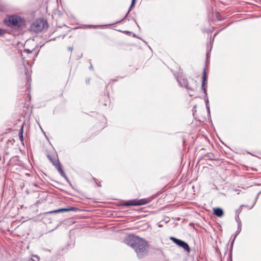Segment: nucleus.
Returning <instances> with one entry per match:
<instances>
[{
  "instance_id": "f257e3e1",
  "label": "nucleus",
  "mask_w": 261,
  "mask_h": 261,
  "mask_svg": "<svg viewBox=\"0 0 261 261\" xmlns=\"http://www.w3.org/2000/svg\"><path fill=\"white\" fill-rule=\"evenodd\" d=\"M125 242L134 249L139 258H142L147 254L148 243L143 239L132 236L125 239Z\"/></svg>"
},
{
  "instance_id": "f03ea898",
  "label": "nucleus",
  "mask_w": 261,
  "mask_h": 261,
  "mask_svg": "<svg viewBox=\"0 0 261 261\" xmlns=\"http://www.w3.org/2000/svg\"><path fill=\"white\" fill-rule=\"evenodd\" d=\"M6 24L10 28L18 29L25 25V20L19 16L13 15L5 19Z\"/></svg>"
},
{
  "instance_id": "7ed1b4c3",
  "label": "nucleus",
  "mask_w": 261,
  "mask_h": 261,
  "mask_svg": "<svg viewBox=\"0 0 261 261\" xmlns=\"http://www.w3.org/2000/svg\"><path fill=\"white\" fill-rule=\"evenodd\" d=\"M48 28V24L46 21L44 19H39L36 20L31 27L32 31L39 32L43 31L44 29Z\"/></svg>"
},
{
  "instance_id": "20e7f679",
  "label": "nucleus",
  "mask_w": 261,
  "mask_h": 261,
  "mask_svg": "<svg viewBox=\"0 0 261 261\" xmlns=\"http://www.w3.org/2000/svg\"><path fill=\"white\" fill-rule=\"evenodd\" d=\"M170 240H172L177 245L182 248L184 249V250L187 251L188 253L190 252V247L189 246V245L186 242L181 240L176 239L174 237H170Z\"/></svg>"
},
{
  "instance_id": "39448f33",
  "label": "nucleus",
  "mask_w": 261,
  "mask_h": 261,
  "mask_svg": "<svg viewBox=\"0 0 261 261\" xmlns=\"http://www.w3.org/2000/svg\"><path fill=\"white\" fill-rule=\"evenodd\" d=\"M205 81H206V70L204 69L203 72L202 89H203V90L205 94V101L206 103L207 109L208 111L210 112V107L207 105V103L208 102V100L207 97V94L206 92V88L205 87Z\"/></svg>"
},
{
  "instance_id": "423d86ee",
  "label": "nucleus",
  "mask_w": 261,
  "mask_h": 261,
  "mask_svg": "<svg viewBox=\"0 0 261 261\" xmlns=\"http://www.w3.org/2000/svg\"><path fill=\"white\" fill-rule=\"evenodd\" d=\"M53 164L54 166H56L57 169L61 174V175L63 177L66 178V175L64 171L63 170L61 167V165L58 160H55V161H51Z\"/></svg>"
},
{
  "instance_id": "0eeeda50",
  "label": "nucleus",
  "mask_w": 261,
  "mask_h": 261,
  "mask_svg": "<svg viewBox=\"0 0 261 261\" xmlns=\"http://www.w3.org/2000/svg\"><path fill=\"white\" fill-rule=\"evenodd\" d=\"M79 209L75 207H70L67 208H60L57 210L53 211L48 212V213H57L61 212H69V211H77Z\"/></svg>"
},
{
  "instance_id": "6e6552de",
  "label": "nucleus",
  "mask_w": 261,
  "mask_h": 261,
  "mask_svg": "<svg viewBox=\"0 0 261 261\" xmlns=\"http://www.w3.org/2000/svg\"><path fill=\"white\" fill-rule=\"evenodd\" d=\"M178 81L181 86L184 87L185 88H186L188 90H189L191 91L194 90V89L193 88L189 86L188 82L187 79H180Z\"/></svg>"
},
{
  "instance_id": "1a4fd4ad",
  "label": "nucleus",
  "mask_w": 261,
  "mask_h": 261,
  "mask_svg": "<svg viewBox=\"0 0 261 261\" xmlns=\"http://www.w3.org/2000/svg\"><path fill=\"white\" fill-rule=\"evenodd\" d=\"M214 214L217 216V217H222L223 214V211L222 208L217 207V208H213Z\"/></svg>"
},
{
  "instance_id": "9d476101",
  "label": "nucleus",
  "mask_w": 261,
  "mask_h": 261,
  "mask_svg": "<svg viewBox=\"0 0 261 261\" xmlns=\"http://www.w3.org/2000/svg\"><path fill=\"white\" fill-rule=\"evenodd\" d=\"M146 203V201L145 200L142 199L140 200L137 203H126L125 204V205H142Z\"/></svg>"
},
{
  "instance_id": "9b49d317",
  "label": "nucleus",
  "mask_w": 261,
  "mask_h": 261,
  "mask_svg": "<svg viewBox=\"0 0 261 261\" xmlns=\"http://www.w3.org/2000/svg\"><path fill=\"white\" fill-rule=\"evenodd\" d=\"M22 133H23V129H22V128H21L20 131L19 133V137L20 140L21 141H23Z\"/></svg>"
},
{
  "instance_id": "f8f14e48",
  "label": "nucleus",
  "mask_w": 261,
  "mask_h": 261,
  "mask_svg": "<svg viewBox=\"0 0 261 261\" xmlns=\"http://www.w3.org/2000/svg\"><path fill=\"white\" fill-rule=\"evenodd\" d=\"M135 2H136V0H132V4H131V5H130V8H129V10L128 11L127 13H129V12L130 11V10L132 9V8L134 6V5L135 4Z\"/></svg>"
},
{
  "instance_id": "ddd939ff",
  "label": "nucleus",
  "mask_w": 261,
  "mask_h": 261,
  "mask_svg": "<svg viewBox=\"0 0 261 261\" xmlns=\"http://www.w3.org/2000/svg\"><path fill=\"white\" fill-rule=\"evenodd\" d=\"M33 50H30L29 49H25L24 51L26 52L27 54H30L32 53Z\"/></svg>"
},
{
  "instance_id": "4468645a",
  "label": "nucleus",
  "mask_w": 261,
  "mask_h": 261,
  "mask_svg": "<svg viewBox=\"0 0 261 261\" xmlns=\"http://www.w3.org/2000/svg\"><path fill=\"white\" fill-rule=\"evenodd\" d=\"M236 219L237 221L239 223V220L240 221L239 216H238L237 217H236Z\"/></svg>"
},
{
  "instance_id": "2eb2a0df",
  "label": "nucleus",
  "mask_w": 261,
  "mask_h": 261,
  "mask_svg": "<svg viewBox=\"0 0 261 261\" xmlns=\"http://www.w3.org/2000/svg\"><path fill=\"white\" fill-rule=\"evenodd\" d=\"M68 50H70V51H71L72 50V49H73V48H72V47H68Z\"/></svg>"
},
{
  "instance_id": "dca6fc26",
  "label": "nucleus",
  "mask_w": 261,
  "mask_h": 261,
  "mask_svg": "<svg viewBox=\"0 0 261 261\" xmlns=\"http://www.w3.org/2000/svg\"><path fill=\"white\" fill-rule=\"evenodd\" d=\"M2 34H3L2 30L1 29H0V36L2 35Z\"/></svg>"
},
{
  "instance_id": "f3484780",
  "label": "nucleus",
  "mask_w": 261,
  "mask_h": 261,
  "mask_svg": "<svg viewBox=\"0 0 261 261\" xmlns=\"http://www.w3.org/2000/svg\"><path fill=\"white\" fill-rule=\"evenodd\" d=\"M90 68H92V66H91L90 67Z\"/></svg>"
}]
</instances>
